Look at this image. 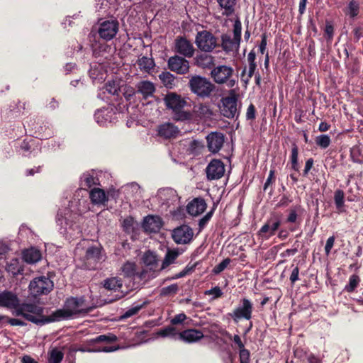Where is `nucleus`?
Segmentation results:
<instances>
[{"label": "nucleus", "instance_id": "29", "mask_svg": "<svg viewBox=\"0 0 363 363\" xmlns=\"http://www.w3.org/2000/svg\"><path fill=\"white\" fill-rule=\"evenodd\" d=\"M89 197L94 204H102L108 201L105 191L99 188H94L89 192Z\"/></svg>", "mask_w": 363, "mask_h": 363}, {"label": "nucleus", "instance_id": "42", "mask_svg": "<svg viewBox=\"0 0 363 363\" xmlns=\"http://www.w3.org/2000/svg\"><path fill=\"white\" fill-rule=\"evenodd\" d=\"M360 281V279L358 275L352 274L350 277L349 283L345 286V291L351 293L354 291L357 287Z\"/></svg>", "mask_w": 363, "mask_h": 363}, {"label": "nucleus", "instance_id": "48", "mask_svg": "<svg viewBox=\"0 0 363 363\" xmlns=\"http://www.w3.org/2000/svg\"><path fill=\"white\" fill-rule=\"evenodd\" d=\"M63 359V353L57 350H52L49 358L50 363H60Z\"/></svg>", "mask_w": 363, "mask_h": 363}, {"label": "nucleus", "instance_id": "7", "mask_svg": "<svg viewBox=\"0 0 363 363\" xmlns=\"http://www.w3.org/2000/svg\"><path fill=\"white\" fill-rule=\"evenodd\" d=\"M143 262L145 265L138 274L140 279L148 280L156 277L161 271L158 269V259L155 252L147 251L143 256Z\"/></svg>", "mask_w": 363, "mask_h": 363}, {"label": "nucleus", "instance_id": "45", "mask_svg": "<svg viewBox=\"0 0 363 363\" xmlns=\"http://www.w3.org/2000/svg\"><path fill=\"white\" fill-rule=\"evenodd\" d=\"M157 335L162 337H174L176 335H178L177 333L176 328L172 326H168L164 328L160 329L157 332Z\"/></svg>", "mask_w": 363, "mask_h": 363}, {"label": "nucleus", "instance_id": "51", "mask_svg": "<svg viewBox=\"0 0 363 363\" xmlns=\"http://www.w3.org/2000/svg\"><path fill=\"white\" fill-rule=\"evenodd\" d=\"M143 305L144 303L132 306L124 313V314L122 315V318H128L137 314L138 311L143 307Z\"/></svg>", "mask_w": 363, "mask_h": 363}, {"label": "nucleus", "instance_id": "6", "mask_svg": "<svg viewBox=\"0 0 363 363\" xmlns=\"http://www.w3.org/2000/svg\"><path fill=\"white\" fill-rule=\"evenodd\" d=\"M189 86L192 93L199 97H208L215 89L214 84L206 77L194 75L191 77Z\"/></svg>", "mask_w": 363, "mask_h": 363}, {"label": "nucleus", "instance_id": "63", "mask_svg": "<svg viewBox=\"0 0 363 363\" xmlns=\"http://www.w3.org/2000/svg\"><path fill=\"white\" fill-rule=\"evenodd\" d=\"M274 174H275L274 169H271L269 171L268 178L267 179V180L264 184V190H266L267 188L269 185H271L273 183V182L274 181Z\"/></svg>", "mask_w": 363, "mask_h": 363}, {"label": "nucleus", "instance_id": "41", "mask_svg": "<svg viewBox=\"0 0 363 363\" xmlns=\"http://www.w3.org/2000/svg\"><path fill=\"white\" fill-rule=\"evenodd\" d=\"M138 225L133 218L128 216L124 218L123 221V230L127 233H131L134 231L135 228Z\"/></svg>", "mask_w": 363, "mask_h": 363}, {"label": "nucleus", "instance_id": "24", "mask_svg": "<svg viewBox=\"0 0 363 363\" xmlns=\"http://www.w3.org/2000/svg\"><path fill=\"white\" fill-rule=\"evenodd\" d=\"M137 92L140 94L144 99L153 96L156 88L155 84L148 80H143L136 84Z\"/></svg>", "mask_w": 363, "mask_h": 363}, {"label": "nucleus", "instance_id": "36", "mask_svg": "<svg viewBox=\"0 0 363 363\" xmlns=\"http://www.w3.org/2000/svg\"><path fill=\"white\" fill-rule=\"evenodd\" d=\"M344 12L352 18L357 17L359 13V1L357 0H351L344 10Z\"/></svg>", "mask_w": 363, "mask_h": 363}, {"label": "nucleus", "instance_id": "53", "mask_svg": "<svg viewBox=\"0 0 363 363\" xmlns=\"http://www.w3.org/2000/svg\"><path fill=\"white\" fill-rule=\"evenodd\" d=\"M178 285L177 284H173L168 286L162 288L161 290V294L164 296L169 294H175L178 291Z\"/></svg>", "mask_w": 363, "mask_h": 363}, {"label": "nucleus", "instance_id": "35", "mask_svg": "<svg viewBox=\"0 0 363 363\" xmlns=\"http://www.w3.org/2000/svg\"><path fill=\"white\" fill-rule=\"evenodd\" d=\"M6 270L13 275L21 274L23 268L20 264V259L18 258H12L6 264Z\"/></svg>", "mask_w": 363, "mask_h": 363}, {"label": "nucleus", "instance_id": "47", "mask_svg": "<svg viewBox=\"0 0 363 363\" xmlns=\"http://www.w3.org/2000/svg\"><path fill=\"white\" fill-rule=\"evenodd\" d=\"M330 138L328 135H321L316 138V144L321 148H327L330 144Z\"/></svg>", "mask_w": 363, "mask_h": 363}, {"label": "nucleus", "instance_id": "11", "mask_svg": "<svg viewBox=\"0 0 363 363\" xmlns=\"http://www.w3.org/2000/svg\"><path fill=\"white\" fill-rule=\"evenodd\" d=\"M157 196L162 205H165L167 208L172 206V208L174 209L175 207L179 205L178 194L172 188L160 189L157 192Z\"/></svg>", "mask_w": 363, "mask_h": 363}, {"label": "nucleus", "instance_id": "40", "mask_svg": "<svg viewBox=\"0 0 363 363\" xmlns=\"http://www.w3.org/2000/svg\"><path fill=\"white\" fill-rule=\"evenodd\" d=\"M298 146L294 143L291 147V169L296 172H298L299 169V164L298 162Z\"/></svg>", "mask_w": 363, "mask_h": 363}, {"label": "nucleus", "instance_id": "56", "mask_svg": "<svg viewBox=\"0 0 363 363\" xmlns=\"http://www.w3.org/2000/svg\"><path fill=\"white\" fill-rule=\"evenodd\" d=\"M297 207L291 208L289 210V216L286 218L287 223H296L298 218Z\"/></svg>", "mask_w": 363, "mask_h": 363}, {"label": "nucleus", "instance_id": "4", "mask_svg": "<svg viewBox=\"0 0 363 363\" xmlns=\"http://www.w3.org/2000/svg\"><path fill=\"white\" fill-rule=\"evenodd\" d=\"M101 246H89L85 251L84 256L81 259V267L88 270L96 269L99 263L105 259Z\"/></svg>", "mask_w": 363, "mask_h": 363}, {"label": "nucleus", "instance_id": "17", "mask_svg": "<svg viewBox=\"0 0 363 363\" xmlns=\"http://www.w3.org/2000/svg\"><path fill=\"white\" fill-rule=\"evenodd\" d=\"M225 173V165L219 160H213L206 167V176L209 180L218 179Z\"/></svg>", "mask_w": 363, "mask_h": 363}, {"label": "nucleus", "instance_id": "26", "mask_svg": "<svg viewBox=\"0 0 363 363\" xmlns=\"http://www.w3.org/2000/svg\"><path fill=\"white\" fill-rule=\"evenodd\" d=\"M194 113L201 119H208L213 116V111L207 104H199L193 108Z\"/></svg>", "mask_w": 363, "mask_h": 363}, {"label": "nucleus", "instance_id": "28", "mask_svg": "<svg viewBox=\"0 0 363 363\" xmlns=\"http://www.w3.org/2000/svg\"><path fill=\"white\" fill-rule=\"evenodd\" d=\"M23 259L28 264H34L40 260L41 253L38 249L31 247L23 252Z\"/></svg>", "mask_w": 363, "mask_h": 363}, {"label": "nucleus", "instance_id": "39", "mask_svg": "<svg viewBox=\"0 0 363 363\" xmlns=\"http://www.w3.org/2000/svg\"><path fill=\"white\" fill-rule=\"evenodd\" d=\"M248 65L249 69L247 74H246V67L244 68L241 73V80L245 83V85L249 83L250 79L255 74V72L257 67L256 63H248Z\"/></svg>", "mask_w": 363, "mask_h": 363}, {"label": "nucleus", "instance_id": "18", "mask_svg": "<svg viewBox=\"0 0 363 363\" xmlns=\"http://www.w3.org/2000/svg\"><path fill=\"white\" fill-rule=\"evenodd\" d=\"M206 140L209 151L216 153L222 148L225 136L222 133L211 132L206 136Z\"/></svg>", "mask_w": 363, "mask_h": 363}, {"label": "nucleus", "instance_id": "20", "mask_svg": "<svg viewBox=\"0 0 363 363\" xmlns=\"http://www.w3.org/2000/svg\"><path fill=\"white\" fill-rule=\"evenodd\" d=\"M162 226V220L157 216H147L145 218L143 227L149 233H157Z\"/></svg>", "mask_w": 363, "mask_h": 363}, {"label": "nucleus", "instance_id": "22", "mask_svg": "<svg viewBox=\"0 0 363 363\" xmlns=\"http://www.w3.org/2000/svg\"><path fill=\"white\" fill-rule=\"evenodd\" d=\"M206 207L207 205L203 199L196 198L187 205V211L190 215L197 216L202 213Z\"/></svg>", "mask_w": 363, "mask_h": 363}, {"label": "nucleus", "instance_id": "37", "mask_svg": "<svg viewBox=\"0 0 363 363\" xmlns=\"http://www.w3.org/2000/svg\"><path fill=\"white\" fill-rule=\"evenodd\" d=\"M179 256V252L177 250H168L162 261L160 270L165 269L167 267L174 263L175 259Z\"/></svg>", "mask_w": 363, "mask_h": 363}, {"label": "nucleus", "instance_id": "43", "mask_svg": "<svg viewBox=\"0 0 363 363\" xmlns=\"http://www.w3.org/2000/svg\"><path fill=\"white\" fill-rule=\"evenodd\" d=\"M117 340V337L113 334H108V335H101L97 336L95 338L91 339L90 342L97 343V342H113Z\"/></svg>", "mask_w": 363, "mask_h": 363}, {"label": "nucleus", "instance_id": "9", "mask_svg": "<svg viewBox=\"0 0 363 363\" xmlns=\"http://www.w3.org/2000/svg\"><path fill=\"white\" fill-rule=\"evenodd\" d=\"M54 284L52 280L45 276H40L33 279L29 284L30 294L36 297L43 294H49L53 289Z\"/></svg>", "mask_w": 363, "mask_h": 363}, {"label": "nucleus", "instance_id": "1", "mask_svg": "<svg viewBox=\"0 0 363 363\" xmlns=\"http://www.w3.org/2000/svg\"><path fill=\"white\" fill-rule=\"evenodd\" d=\"M0 306L13 309V315L22 316L28 321L37 325L39 321L38 317L44 312L43 308L35 303H19L17 295L8 291L0 293Z\"/></svg>", "mask_w": 363, "mask_h": 363}, {"label": "nucleus", "instance_id": "12", "mask_svg": "<svg viewBox=\"0 0 363 363\" xmlns=\"http://www.w3.org/2000/svg\"><path fill=\"white\" fill-rule=\"evenodd\" d=\"M253 305L247 298H242L240 304L229 315L235 320L240 319L250 320L252 318Z\"/></svg>", "mask_w": 363, "mask_h": 363}, {"label": "nucleus", "instance_id": "3", "mask_svg": "<svg viewBox=\"0 0 363 363\" xmlns=\"http://www.w3.org/2000/svg\"><path fill=\"white\" fill-rule=\"evenodd\" d=\"M166 109L170 111L172 118L177 121H186L192 119L190 111H185L186 100L176 92H168L163 99Z\"/></svg>", "mask_w": 363, "mask_h": 363}, {"label": "nucleus", "instance_id": "52", "mask_svg": "<svg viewBox=\"0 0 363 363\" xmlns=\"http://www.w3.org/2000/svg\"><path fill=\"white\" fill-rule=\"evenodd\" d=\"M242 24L239 19L235 21L233 26V38L240 42L241 40Z\"/></svg>", "mask_w": 363, "mask_h": 363}, {"label": "nucleus", "instance_id": "46", "mask_svg": "<svg viewBox=\"0 0 363 363\" xmlns=\"http://www.w3.org/2000/svg\"><path fill=\"white\" fill-rule=\"evenodd\" d=\"M122 272L126 277H132L135 273V264L133 262H126L122 267Z\"/></svg>", "mask_w": 363, "mask_h": 363}, {"label": "nucleus", "instance_id": "31", "mask_svg": "<svg viewBox=\"0 0 363 363\" xmlns=\"http://www.w3.org/2000/svg\"><path fill=\"white\" fill-rule=\"evenodd\" d=\"M196 65L204 69H210L214 66V57L208 54H201L196 57Z\"/></svg>", "mask_w": 363, "mask_h": 363}, {"label": "nucleus", "instance_id": "62", "mask_svg": "<svg viewBox=\"0 0 363 363\" xmlns=\"http://www.w3.org/2000/svg\"><path fill=\"white\" fill-rule=\"evenodd\" d=\"M335 237L330 236L328 238L326 241V244L325 246V252L327 255H328L330 253L331 249L333 248L335 242Z\"/></svg>", "mask_w": 363, "mask_h": 363}, {"label": "nucleus", "instance_id": "27", "mask_svg": "<svg viewBox=\"0 0 363 363\" xmlns=\"http://www.w3.org/2000/svg\"><path fill=\"white\" fill-rule=\"evenodd\" d=\"M222 48L225 52H230L238 50L240 45V41L234 38H231L230 35L223 34L221 36Z\"/></svg>", "mask_w": 363, "mask_h": 363}, {"label": "nucleus", "instance_id": "49", "mask_svg": "<svg viewBox=\"0 0 363 363\" xmlns=\"http://www.w3.org/2000/svg\"><path fill=\"white\" fill-rule=\"evenodd\" d=\"M104 89L106 92L112 94L116 95L118 94V92L119 91L118 85L115 82H108L105 84Z\"/></svg>", "mask_w": 363, "mask_h": 363}, {"label": "nucleus", "instance_id": "60", "mask_svg": "<svg viewBox=\"0 0 363 363\" xmlns=\"http://www.w3.org/2000/svg\"><path fill=\"white\" fill-rule=\"evenodd\" d=\"M255 107L252 104H250L247 107L246 112V118L247 120H253L255 118Z\"/></svg>", "mask_w": 363, "mask_h": 363}, {"label": "nucleus", "instance_id": "38", "mask_svg": "<svg viewBox=\"0 0 363 363\" xmlns=\"http://www.w3.org/2000/svg\"><path fill=\"white\" fill-rule=\"evenodd\" d=\"M350 157L354 162L363 163V147L355 145L351 148Z\"/></svg>", "mask_w": 363, "mask_h": 363}, {"label": "nucleus", "instance_id": "25", "mask_svg": "<svg viewBox=\"0 0 363 363\" xmlns=\"http://www.w3.org/2000/svg\"><path fill=\"white\" fill-rule=\"evenodd\" d=\"M114 113L108 108H102L96 111L94 118L100 125H104L107 123H111Z\"/></svg>", "mask_w": 363, "mask_h": 363}, {"label": "nucleus", "instance_id": "16", "mask_svg": "<svg viewBox=\"0 0 363 363\" xmlns=\"http://www.w3.org/2000/svg\"><path fill=\"white\" fill-rule=\"evenodd\" d=\"M193 230L187 225H182L172 232V238L177 244L189 243L193 238Z\"/></svg>", "mask_w": 363, "mask_h": 363}, {"label": "nucleus", "instance_id": "8", "mask_svg": "<svg viewBox=\"0 0 363 363\" xmlns=\"http://www.w3.org/2000/svg\"><path fill=\"white\" fill-rule=\"evenodd\" d=\"M220 111L228 118H233L239 115L238 108V94L235 89H230L227 96L220 100Z\"/></svg>", "mask_w": 363, "mask_h": 363}, {"label": "nucleus", "instance_id": "5", "mask_svg": "<svg viewBox=\"0 0 363 363\" xmlns=\"http://www.w3.org/2000/svg\"><path fill=\"white\" fill-rule=\"evenodd\" d=\"M234 69L227 65H218L214 67L211 71V77L218 84H225L228 88H233L238 83L235 79H233Z\"/></svg>", "mask_w": 363, "mask_h": 363}, {"label": "nucleus", "instance_id": "64", "mask_svg": "<svg viewBox=\"0 0 363 363\" xmlns=\"http://www.w3.org/2000/svg\"><path fill=\"white\" fill-rule=\"evenodd\" d=\"M7 319V322L13 326H24L26 325V323L17 319V318H6Z\"/></svg>", "mask_w": 363, "mask_h": 363}, {"label": "nucleus", "instance_id": "34", "mask_svg": "<svg viewBox=\"0 0 363 363\" xmlns=\"http://www.w3.org/2000/svg\"><path fill=\"white\" fill-rule=\"evenodd\" d=\"M219 6L224 9L223 15L229 16L235 11L237 0H217Z\"/></svg>", "mask_w": 363, "mask_h": 363}, {"label": "nucleus", "instance_id": "33", "mask_svg": "<svg viewBox=\"0 0 363 363\" xmlns=\"http://www.w3.org/2000/svg\"><path fill=\"white\" fill-rule=\"evenodd\" d=\"M123 286V281L118 277H111L104 281V286L110 291H118Z\"/></svg>", "mask_w": 363, "mask_h": 363}, {"label": "nucleus", "instance_id": "58", "mask_svg": "<svg viewBox=\"0 0 363 363\" xmlns=\"http://www.w3.org/2000/svg\"><path fill=\"white\" fill-rule=\"evenodd\" d=\"M205 294L208 295H213V298H219L223 295V292L219 286H215L210 290L206 291Z\"/></svg>", "mask_w": 363, "mask_h": 363}, {"label": "nucleus", "instance_id": "61", "mask_svg": "<svg viewBox=\"0 0 363 363\" xmlns=\"http://www.w3.org/2000/svg\"><path fill=\"white\" fill-rule=\"evenodd\" d=\"M96 179L94 177L91 175H84V183L85 186L88 188L91 187L93 185L96 184Z\"/></svg>", "mask_w": 363, "mask_h": 363}, {"label": "nucleus", "instance_id": "32", "mask_svg": "<svg viewBox=\"0 0 363 363\" xmlns=\"http://www.w3.org/2000/svg\"><path fill=\"white\" fill-rule=\"evenodd\" d=\"M162 84L167 89H173L176 86V77L169 72H162L159 75Z\"/></svg>", "mask_w": 363, "mask_h": 363}, {"label": "nucleus", "instance_id": "23", "mask_svg": "<svg viewBox=\"0 0 363 363\" xmlns=\"http://www.w3.org/2000/svg\"><path fill=\"white\" fill-rule=\"evenodd\" d=\"M179 128L172 123H165L158 127V134L166 139L176 138L179 134Z\"/></svg>", "mask_w": 363, "mask_h": 363}, {"label": "nucleus", "instance_id": "59", "mask_svg": "<svg viewBox=\"0 0 363 363\" xmlns=\"http://www.w3.org/2000/svg\"><path fill=\"white\" fill-rule=\"evenodd\" d=\"M186 319V315L182 313L176 315L172 320L171 323L172 325H177L182 323Z\"/></svg>", "mask_w": 363, "mask_h": 363}, {"label": "nucleus", "instance_id": "21", "mask_svg": "<svg viewBox=\"0 0 363 363\" xmlns=\"http://www.w3.org/2000/svg\"><path fill=\"white\" fill-rule=\"evenodd\" d=\"M179 338L187 343L199 341L203 337L202 331L196 329H187L178 333Z\"/></svg>", "mask_w": 363, "mask_h": 363}, {"label": "nucleus", "instance_id": "13", "mask_svg": "<svg viewBox=\"0 0 363 363\" xmlns=\"http://www.w3.org/2000/svg\"><path fill=\"white\" fill-rule=\"evenodd\" d=\"M198 48L205 52H211L216 47V38L209 31L199 32L196 37Z\"/></svg>", "mask_w": 363, "mask_h": 363}, {"label": "nucleus", "instance_id": "2", "mask_svg": "<svg viewBox=\"0 0 363 363\" xmlns=\"http://www.w3.org/2000/svg\"><path fill=\"white\" fill-rule=\"evenodd\" d=\"M83 298L69 297L66 299L63 308L53 312L49 316H44L43 313L38 317V325H45L55 321H60L72 318L73 315L86 313L89 310L84 306Z\"/></svg>", "mask_w": 363, "mask_h": 363}, {"label": "nucleus", "instance_id": "14", "mask_svg": "<svg viewBox=\"0 0 363 363\" xmlns=\"http://www.w3.org/2000/svg\"><path fill=\"white\" fill-rule=\"evenodd\" d=\"M281 224V216L272 213L259 230V235L271 237L275 235Z\"/></svg>", "mask_w": 363, "mask_h": 363}, {"label": "nucleus", "instance_id": "15", "mask_svg": "<svg viewBox=\"0 0 363 363\" xmlns=\"http://www.w3.org/2000/svg\"><path fill=\"white\" fill-rule=\"evenodd\" d=\"M168 68L178 74H185L189 71V62L178 55L170 57L167 61Z\"/></svg>", "mask_w": 363, "mask_h": 363}, {"label": "nucleus", "instance_id": "50", "mask_svg": "<svg viewBox=\"0 0 363 363\" xmlns=\"http://www.w3.org/2000/svg\"><path fill=\"white\" fill-rule=\"evenodd\" d=\"M230 261V258L224 259L220 263L214 267L213 269V274H218L222 272L228 266Z\"/></svg>", "mask_w": 363, "mask_h": 363}, {"label": "nucleus", "instance_id": "44", "mask_svg": "<svg viewBox=\"0 0 363 363\" xmlns=\"http://www.w3.org/2000/svg\"><path fill=\"white\" fill-rule=\"evenodd\" d=\"M344 198H345V194L342 190L337 189L335 191V195H334V200H335V203L336 208L339 211H341L344 206Z\"/></svg>", "mask_w": 363, "mask_h": 363}, {"label": "nucleus", "instance_id": "57", "mask_svg": "<svg viewBox=\"0 0 363 363\" xmlns=\"http://www.w3.org/2000/svg\"><path fill=\"white\" fill-rule=\"evenodd\" d=\"M213 213V210L210 211L208 212L202 218L199 220V229L201 230L204 228V226L206 225V223L208 222V220L211 219Z\"/></svg>", "mask_w": 363, "mask_h": 363}, {"label": "nucleus", "instance_id": "10", "mask_svg": "<svg viewBox=\"0 0 363 363\" xmlns=\"http://www.w3.org/2000/svg\"><path fill=\"white\" fill-rule=\"evenodd\" d=\"M119 23L117 20H106L99 23L97 33L105 41L112 40L118 32Z\"/></svg>", "mask_w": 363, "mask_h": 363}, {"label": "nucleus", "instance_id": "19", "mask_svg": "<svg viewBox=\"0 0 363 363\" xmlns=\"http://www.w3.org/2000/svg\"><path fill=\"white\" fill-rule=\"evenodd\" d=\"M174 49L177 52L186 57H191L194 54V48L189 40L184 37L175 40Z\"/></svg>", "mask_w": 363, "mask_h": 363}, {"label": "nucleus", "instance_id": "30", "mask_svg": "<svg viewBox=\"0 0 363 363\" xmlns=\"http://www.w3.org/2000/svg\"><path fill=\"white\" fill-rule=\"evenodd\" d=\"M137 65H138L140 69L146 73H150L152 70L154 69L155 67V63L152 57H148L146 56H143L139 57L137 60Z\"/></svg>", "mask_w": 363, "mask_h": 363}, {"label": "nucleus", "instance_id": "55", "mask_svg": "<svg viewBox=\"0 0 363 363\" xmlns=\"http://www.w3.org/2000/svg\"><path fill=\"white\" fill-rule=\"evenodd\" d=\"M250 353L247 349L240 350L239 360L240 363H250Z\"/></svg>", "mask_w": 363, "mask_h": 363}, {"label": "nucleus", "instance_id": "54", "mask_svg": "<svg viewBox=\"0 0 363 363\" xmlns=\"http://www.w3.org/2000/svg\"><path fill=\"white\" fill-rule=\"evenodd\" d=\"M67 213H69V210L68 209H65L63 211H60L58 213H57V222L58 223L59 225H62L64 223L65 225H67L68 224V219L66 216H64V215H67Z\"/></svg>", "mask_w": 363, "mask_h": 363}]
</instances>
